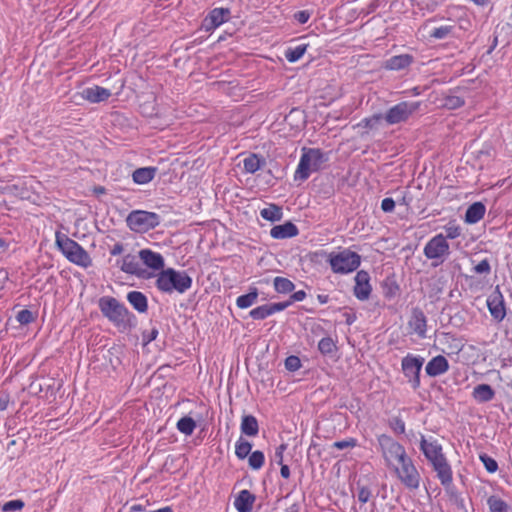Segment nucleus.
<instances>
[{
	"mask_svg": "<svg viewBox=\"0 0 512 512\" xmlns=\"http://www.w3.org/2000/svg\"><path fill=\"white\" fill-rule=\"evenodd\" d=\"M419 448L437 473L440 483L449 484L452 480V469L438 440L432 436L426 438L423 434H420Z\"/></svg>",
	"mask_w": 512,
	"mask_h": 512,
	"instance_id": "nucleus-1",
	"label": "nucleus"
},
{
	"mask_svg": "<svg viewBox=\"0 0 512 512\" xmlns=\"http://www.w3.org/2000/svg\"><path fill=\"white\" fill-rule=\"evenodd\" d=\"M102 315L120 331L131 330L136 325V316L124 304L111 296H103L98 301Z\"/></svg>",
	"mask_w": 512,
	"mask_h": 512,
	"instance_id": "nucleus-2",
	"label": "nucleus"
},
{
	"mask_svg": "<svg viewBox=\"0 0 512 512\" xmlns=\"http://www.w3.org/2000/svg\"><path fill=\"white\" fill-rule=\"evenodd\" d=\"M192 278L186 271H178L173 268L162 270L157 277L156 287L164 293H185L192 286Z\"/></svg>",
	"mask_w": 512,
	"mask_h": 512,
	"instance_id": "nucleus-3",
	"label": "nucleus"
},
{
	"mask_svg": "<svg viewBox=\"0 0 512 512\" xmlns=\"http://www.w3.org/2000/svg\"><path fill=\"white\" fill-rule=\"evenodd\" d=\"M328 160V153H324L321 149L303 148L300 161L294 173V180H307L311 172L319 171Z\"/></svg>",
	"mask_w": 512,
	"mask_h": 512,
	"instance_id": "nucleus-4",
	"label": "nucleus"
},
{
	"mask_svg": "<svg viewBox=\"0 0 512 512\" xmlns=\"http://www.w3.org/2000/svg\"><path fill=\"white\" fill-rule=\"evenodd\" d=\"M55 244L71 263L83 268L92 265V259L88 252L78 242L69 238L66 234L56 232Z\"/></svg>",
	"mask_w": 512,
	"mask_h": 512,
	"instance_id": "nucleus-5",
	"label": "nucleus"
},
{
	"mask_svg": "<svg viewBox=\"0 0 512 512\" xmlns=\"http://www.w3.org/2000/svg\"><path fill=\"white\" fill-rule=\"evenodd\" d=\"M331 270L336 274H348L355 271L361 264V256L349 249L331 253L328 257Z\"/></svg>",
	"mask_w": 512,
	"mask_h": 512,
	"instance_id": "nucleus-6",
	"label": "nucleus"
},
{
	"mask_svg": "<svg viewBox=\"0 0 512 512\" xmlns=\"http://www.w3.org/2000/svg\"><path fill=\"white\" fill-rule=\"evenodd\" d=\"M128 227L136 232H146L160 224V216L144 210L132 211L126 219Z\"/></svg>",
	"mask_w": 512,
	"mask_h": 512,
	"instance_id": "nucleus-7",
	"label": "nucleus"
},
{
	"mask_svg": "<svg viewBox=\"0 0 512 512\" xmlns=\"http://www.w3.org/2000/svg\"><path fill=\"white\" fill-rule=\"evenodd\" d=\"M420 107L418 101H402L390 107L383 115L384 120L389 125H395L406 122Z\"/></svg>",
	"mask_w": 512,
	"mask_h": 512,
	"instance_id": "nucleus-8",
	"label": "nucleus"
},
{
	"mask_svg": "<svg viewBox=\"0 0 512 512\" xmlns=\"http://www.w3.org/2000/svg\"><path fill=\"white\" fill-rule=\"evenodd\" d=\"M424 364V358L407 354L402 358L401 368L404 376L408 379L414 390L420 387V372Z\"/></svg>",
	"mask_w": 512,
	"mask_h": 512,
	"instance_id": "nucleus-9",
	"label": "nucleus"
},
{
	"mask_svg": "<svg viewBox=\"0 0 512 512\" xmlns=\"http://www.w3.org/2000/svg\"><path fill=\"white\" fill-rule=\"evenodd\" d=\"M394 473L405 488L417 490L420 487L421 475L413 460L402 466H394Z\"/></svg>",
	"mask_w": 512,
	"mask_h": 512,
	"instance_id": "nucleus-10",
	"label": "nucleus"
},
{
	"mask_svg": "<svg viewBox=\"0 0 512 512\" xmlns=\"http://www.w3.org/2000/svg\"><path fill=\"white\" fill-rule=\"evenodd\" d=\"M427 259H442L450 253V247L443 234H437L432 237L425 245L423 250Z\"/></svg>",
	"mask_w": 512,
	"mask_h": 512,
	"instance_id": "nucleus-11",
	"label": "nucleus"
},
{
	"mask_svg": "<svg viewBox=\"0 0 512 512\" xmlns=\"http://www.w3.org/2000/svg\"><path fill=\"white\" fill-rule=\"evenodd\" d=\"M377 441L386 465L391 467L393 459L404 449V446L387 434L379 435Z\"/></svg>",
	"mask_w": 512,
	"mask_h": 512,
	"instance_id": "nucleus-12",
	"label": "nucleus"
},
{
	"mask_svg": "<svg viewBox=\"0 0 512 512\" xmlns=\"http://www.w3.org/2000/svg\"><path fill=\"white\" fill-rule=\"evenodd\" d=\"M487 307L495 321L501 322L506 317L505 300L499 286H496L488 296Z\"/></svg>",
	"mask_w": 512,
	"mask_h": 512,
	"instance_id": "nucleus-13",
	"label": "nucleus"
},
{
	"mask_svg": "<svg viewBox=\"0 0 512 512\" xmlns=\"http://www.w3.org/2000/svg\"><path fill=\"white\" fill-rule=\"evenodd\" d=\"M371 292L372 287L370 285L369 273L365 270L358 271L355 276V286L353 288L354 296L360 301H365L369 299Z\"/></svg>",
	"mask_w": 512,
	"mask_h": 512,
	"instance_id": "nucleus-14",
	"label": "nucleus"
},
{
	"mask_svg": "<svg viewBox=\"0 0 512 512\" xmlns=\"http://www.w3.org/2000/svg\"><path fill=\"white\" fill-rule=\"evenodd\" d=\"M231 16L229 8H214L205 17L203 27L206 31H210L219 27L224 22L228 21Z\"/></svg>",
	"mask_w": 512,
	"mask_h": 512,
	"instance_id": "nucleus-15",
	"label": "nucleus"
},
{
	"mask_svg": "<svg viewBox=\"0 0 512 512\" xmlns=\"http://www.w3.org/2000/svg\"><path fill=\"white\" fill-rule=\"evenodd\" d=\"M111 96V91L101 86L87 87L82 90L81 97L90 103L106 101Z\"/></svg>",
	"mask_w": 512,
	"mask_h": 512,
	"instance_id": "nucleus-16",
	"label": "nucleus"
},
{
	"mask_svg": "<svg viewBox=\"0 0 512 512\" xmlns=\"http://www.w3.org/2000/svg\"><path fill=\"white\" fill-rule=\"evenodd\" d=\"M409 327L420 337L426 336L427 319L424 312L415 307L412 310L411 319L409 320Z\"/></svg>",
	"mask_w": 512,
	"mask_h": 512,
	"instance_id": "nucleus-17",
	"label": "nucleus"
},
{
	"mask_svg": "<svg viewBox=\"0 0 512 512\" xmlns=\"http://www.w3.org/2000/svg\"><path fill=\"white\" fill-rule=\"evenodd\" d=\"M449 370V363L442 355L433 357L425 367V372L430 377H437Z\"/></svg>",
	"mask_w": 512,
	"mask_h": 512,
	"instance_id": "nucleus-18",
	"label": "nucleus"
},
{
	"mask_svg": "<svg viewBox=\"0 0 512 512\" xmlns=\"http://www.w3.org/2000/svg\"><path fill=\"white\" fill-rule=\"evenodd\" d=\"M139 258L151 269L164 270V258L158 252H154L150 249H142L139 251Z\"/></svg>",
	"mask_w": 512,
	"mask_h": 512,
	"instance_id": "nucleus-19",
	"label": "nucleus"
},
{
	"mask_svg": "<svg viewBox=\"0 0 512 512\" xmlns=\"http://www.w3.org/2000/svg\"><path fill=\"white\" fill-rule=\"evenodd\" d=\"M299 234L298 227L291 221L276 225L270 230V236L274 239H287Z\"/></svg>",
	"mask_w": 512,
	"mask_h": 512,
	"instance_id": "nucleus-20",
	"label": "nucleus"
},
{
	"mask_svg": "<svg viewBox=\"0 0 512 512\" xmlns=\"http://www.w3.org/2000/svg\"><path fill=\"white\" fill-rule=\"evenodd\" d=\"M255 499V495L250 491L241 490L235 498L234 506L238 512H251Z\"/></svg>",
	"mask_w": 512,
	"mask_h": 512,
	"instance_id": "nucleus-21",
	"label": "nucleus"
},
{
	"mask_svg": "<svg viewBox=\"0 0 512 512\" xmlns=\"http://www.w3.org/2000/svg\"><path fill=\"white\" fill-rule=\"evenodd\" d=\"M120 269L127 274L136 275L138 277H142L145 272V270L140 267L137 257L132 254H127L122 258Z\"/></svg>",
	"mask_w": 512,
	"mask_h": 512,
	"instance_id": "nucleus-22",
	"label": "nucleus"
},
{
	"mask_svg": "<svg viewBox=\"0 0 512 512\" xmlns=\"http://www.w3.org/2000/svg\"><path fill=\"white\" fill-rule=\"evenodd\" d=\"M486 207L482 202H474L471 204L465 213V222L468 224H475L479 222L485 215Z\"/></svg>",
	"mask_w": 512,
	"mask_h": 512,
	"instance_id": "nucleus-23",
	"label": "nucleus"
},
{
	"mask_svg": "<svg viewBox=\"0 0 512 512\" xmlns=\"http://www.w3.org/2000/svg\"><path fill=\"white\" fill-rule=\"evenodd\" d=\"M472 397L478 403H487L494 399L495 391L489 384H479L473 388Z\"/></svg>",
	"mask_w": 512,
	"mask_h": 512,
	"instance_id": "nucleus-24",
	"label": "nucleus"
},
{
	"mask_svg": "<svg viewBox=\"0 0 512 512\" xmlns=\"http://www.w3.org/2000/svg\"><path fill=\"white\" fill-rule=\"evenodd\" d=\"M127 301L139 313H145L148 310L147 297L140 291L128 292Z\"/></svg>",
	"mask_w": 512,
	"mask_h": 512,
	"instance_id": "nucleus-25",
	"label": "nucleus"
},
{
	"mask_svg": "<svg viewBox=\"0 0 512 512\" xmlns=\"http://www.w3.org/2000/svg\"><path fill=\"white\" fill-rule=\"evenodd\" d=\"M413 62V56L409 54L396 55L386 60L384 67L388 70H402Z\"/></svg>",
	"mask_w": 512,
	"mask_h": 512,
	"instance_id": "nucleus-26",
	"label": "nucleus"
},
{
	"mask_svg": "<svg viewBox=\"0 0 512 512\" xmlns=\"http://www.w3.org/2000/svg\"><path fill=\"white\" fill-rule=\"evenodd\" d=\"M157 173L156 167H141L137 168L133 174L132 179L136 184H147L152 181Z\"/></svg>",
	"mask_w": 512,
	"mask_h": 512,
	"instance_id": "nucleus-27",
	"label": "nucleus"
},
{
	"mask_svg": "<svg viewBox=\"0 0 512 512\" xmlns=\"http://www.w3.org/2000/svg\"><path fill=\"white\" fill-rule=\"evenodd\" d=\"M240 429L242 434L250 437L256 436L259 432V425L256 417L253 415H244L242 417Z\"/></svg>",
	"mask_w": 512,
	"mask_h": 512,
	"instance_id": "nucleus-28",
	"label": "nucleus"
},
{
	"mask_svg": "<svg viewBox=\"0 0 512 512\" xmlns=\"http://www.w3.org/2000/svg\"><path fill=\"white\" fill-rule=\"evenodd\" d=\"M265 158L259 156L258 154L252 153L248 157L243 160V167L245 172L254 174L257 172L263 165H265Z\"/></svg>",
	"mask_w": 512,
	"mask_h": 512,
	"instance_id": "nucleus-29",
	"label": "nucleus"
},
{
	"mask_svg": "<svg viewBox=\"0 0 512 512\" xmlns=\"http://www.w3.org/2000/svg\"><path fill=\"white\" fill-rule=\"evenodd\" d=\"M259 292L256 287H250L247 294L241 295L236 300V305L240 309H246L252 306L258 298Z\"/></svg>",
	"mask_w": 512,
	"mask_h": 512,
	"instance_id": "nucleus-30",
	"label": "nucleus"
},
{
	"mask_svg": "<svg viewBox=\"0 0 512 512\" xmlns=\"http://www.w3.org/2000/svg\"><path fill=\"white\" fill-rule=\"evenodd\" d=\"M260 215L263 219L275 222L280 221L283 217L282 208L276 204H270L267 208L260 211Z\"/></svg>",
	"mask_w": 512,
	"mask_h": 512,
	"instance_id": "nucleus-31",
	"label": "nucleus"
},
{
	"mask_svg": "<svg viewBox=\"0 0 512 512\" xmlns=\"http://www.w3.org/2000/svg\"><path fill=\"white\" fill-rule=\"evenodd\" d=\"M399 285L393 277H387L382 282V293L385 298L392 299L399 293Z\"/></svg>",
	"mask_w": 512,
	"mask_h": 512,
	"instance_id": "nucleus-32",
	"label": "nucleus"
},
{
	"mask_svg": "<svg viewBox=\"0 0 512 512\" xmlns=\"http://www.w3.org/2000/svg\"><path fill=\"white\" fill-rule=\"evenodd\" d=\"M273 286L276 292L287 294L294 290V283L285 277L277 276L273 279Z\"/></svg>",
	"mask_w": 512,
	"mask_h": 512,
	"instance_id": "nucleus-33",
	"label": "nucleus"
},
{
	"mask_svg": "<svg viewBox=\"0 0 512 512\" xmlns=\"http://www.w3.org/2000/svg\"><path fill=\"white\" fill-rule=\"evenodd\" d=\"M308 45L299 44L295 47H288L285 51V58L290 62H297L306 52Z\"/></svg>",
	"mask_w": 512,
	"mask_h": 512,
	"instance_id": "nucleus-34",
	"label": "nucleus"
},
{
	"mask_svg": "<svg viewBox=\"0 0 512 512\" xmlns=\"http://www.w3.org/2000/svg\"><path fill=\"white\" fill-rule=\"evenodd\" d=\"M487 505L490 512H509L508 504L496 495L488 497Z\"/></svg>",
	"mask_w": 512,
	"mask_h": 512,
	"instance_id": "nucleus-35",
	"label": "nucleus"
},
{
	"mask_svg": "<svg viewBox=\"0 0 512 512\" xmlns=\"http://www.w3.org/2000/svg\"><path fill=\"white\" fill-rule=\"evenodd\" d=\"M176 427L181 433L191 435L196 428V421L190 416H184L178 420Z\"/></svg>",
	"mask_w": 512,
	"mask_h": 512,
	"instance_id": "nucleus-36",
	"label": "nucleus"
},
{
	"mask_svg": "<svg viewBox=\"0 0 512 512\" xmlns=\"http://www.w3.org/2000/svg\"><path fill=\"white\" fill-rule=\"evenodd\" d=\"M252 449V444L243 439L242 437L236 442L235 445V454L239 459H245L248 455H250Z\"/></svg>",
	"mask_w": 512,
	"mask_h": 512,
	"instance_id": "nucleus-37",
	"label": "nucleus"
},
{
	"mask_svg": "<svg viewBox=\"0 0 512 512\" xmlns=\"http://www.w3.org/2000/svg\"><path fill=\"white\" fill-rule=\"evenodd\" d=\"M464 104V98L454 94L446 95L443 99V106L449 110L460 108Z\"/></svg>",
	"mask_w": 512,
	"mask_h": 512,
	"instance_id": "nucleus-38",
	"label": "nucleus"
},
{
	"mask_svg": "<svg viewBox=\"0 0 512 512\" xmlns=\"http://www.w3.org/2000/svg\"><path fill=\"white\" fill-rule=\"evenodd\" d=\"M318 349L323 355H332L337 350V347L331 337H324L319 341Z\"/></svg>",
	"mask_w": 512,
	"mask_h": 512,
	"instance_id": "nucleus-39",
	"label": "nucleus"
},
{
	"mask_svg": "<svg viewBox=\"0 0 512 512\" xmlns=\"http://www.w3.org/2000/svg\"><path fill=\"white\" fill-rule=\"evenodd\" d=\"M383 119L384 118H383L382 114H374L371 117H367V118L362 119L357 124V126L358 127L366 128L368 130L376 129Z\"/></svg>",
	"mask_w": 512,
	"mask_h": 512,
	"instance_id": "nucleus-40",
	"label": "nucleus"
},
{
	"mask_svg": "<svg viewBox=\"0 0 512 512\" xmlns=\"http://www.w3.org/2000/svg\"><path fill=\"white\" fill-rule=\"evenodd\" d=\"M265 462V456L262 451L256 450L250 453L248 463L253 470H259Z\"/></svg>",
	"mask_w": 512,
	"mask_h": 512,
	"instance_id": "nucleus-41",
	"label": "nucleus"
},
{
	"mask_svg": "<svg viewBox=\"0 0 512 512\" xmlns=\"http://www.w3.org/2000/svg\"><path fill=\"white\" fill-rule=\"evenodd\" d=\"M453 29H454V26H451V25H445V26H440V27L434 28L430 32V37L435 38V39H445L453 32Z\"/></svg>",
	"mask_w": 512,
	"mask_h": 512,
	"instance_id": "nucleus-42",
	"label": "nucleus"
},
{
	"mask_svg": "<svg viewBox=\"0 0 512 512\" xmlns=\"http://www.w3.org/2000/svg\"><path fill=\"white\" fill-rule=\"evenodd\" d=\"M479 459L488 473H495L498 470L497 461L486 453L480 454Z\"/></svg>",
	"mask_w": 512,
	"mask_h": 512,
	"instance_id": "nucleus-43",
	"label": "nucleus"
},
{
	"mask_svg": "<svg viewBox=\"0 0 512 512\" xmlns=\"http://www.w3.org/2000/svg\"><path fill=\"white\" fill-rule=\"evenodd\" d=\"M16 320L21 325H28L36 320V314L28 309H23L17 313Z\"/></svg>",
	"mask_w": 512,
	"mask_h": 512,
	"instance_id": "nucleus-44",
	"label": "nucleus"
},
{
	"mask_svg": "<svg viewBox=\"0 0 512 512\" xmlns=\"http://www.w3.org/2000/svg\"><path fill=\"white\" fill-rule=\"evenodd\" d=\"M250 317L254 320H263L270 316L268 305L264 304L252 309L249 313Z\"/></svg>",
	"mask_w": 512,
	"mask_h": 512,
	"instance_id": "nucleus-45",
	"label": "nucleus"
},
{
	"mask_svg": "<svg viewBox=\"0 0 512 512\" xmlns=\"http://www.w3.org/2000/svg\"><path fill=\"white\" fill-rule=\"evenodd\" d=\"M444 229L446 232V235H444V237H446V240L458 238L461 235L462 231L461 227L459 225H456L454 222H449L444 227Z\"/></svg>",
	"mask_w": 512,
	"mask_h": 512,
	"instance_id": "nucleus-46",
	"label": "nucleus"
},
{
	"mask_svg": "<svg viewBox=\"0 0 512 512\" xmlns=\"http://www.w3.org/2000/svg\"><path fill=\"white\" fill-rule=\"evenodd\" d=\"M358 445V441L355 438H346L344 440L335 441L332 444V448H336L339 450L343 449H352Z\"/></svg>",
	"mask_w": 512,
	"mask_h": 512,
	"instance_id": "nucleus-47",
	"label": "nucleus"
},
{
	"mask_svg": "<svg viewBox=\"0 0 512 512\" xmlns=\"http://www.w3.org/2000/svg\"><path fill=\"white\" fill-rule=\"evenodd\" d=\"M301 367V361L298 356L291 355L285 359V368L290 372H295Z\"/></svg>",
	"mask_w": 512,
	"mask_h": 512,
	"instance_id": "nucleus-48",
	"label": "nucleus"
},
{
	"mask_svg": "<svg viewBox=\"0 0 512 512\" xmlns=\"http://www.w3.org/2000/svg\"><path fill=\"white\" fill-rule=\"evenodd\" d=\"M24 502L20 499L16 500H10L2 506V510L4 512H10V511H18L21 510L24 507Z\"/></svg>",
	"mask_w": 512,
	"mask_h": 512,
	"instance_id": "nucleus-49",
	"label": "nucleus"
},
{
	"mask_svg": "<svg viewBox=\"0 0 512 512\" xmlns=\"http://www.w3.org/2000/svg\"><path fill=\"white\" fill-rule=\"evenodd\" d=\"M413 459L408 456L405 448L401 450V452L393 459L392 466L390 468L394 469V466H402L405 463H408L409 461H412Z\"/></svg>",
	"mask_w": 512,
	"mask_h": 512,
	"instance_id": "nucleus-50",
	"label": "nucleus"
},
{
	"mask_svg": "<svg viewBox=\"0 0 512 512\" xmlns=\"http://www.w3.org/2000/svg\"><path fill=\"white\" fill-rule=\"evenodd\" d=\"M390 427L397 434L405 433V422L400 417H394L390 420Z\"/></svg>",
	"mask_w": 512,
	"mask_h": 512,
	"instance_id": "nucleus-51",
	"label": "nucleus"
},
{
	"mask_svg": "<svg viewBox=\"0 0 512 512\" xmlns=\"http://www.w3.org/2000/svg\"><path fill=\"white\" fill-rule=\"evenodd\" d=\"M159 334V331L156 327H153L151 330H144L142 332V341L144 344H148L154 341Z\"/></svg>",
	"mask_w": 512,
	"mask_h": 512,
	"instance_id": "nucleus-52",
	"label": "nucleus"
},
{
	"mask_svg": "<svg viewBox=\"0 0 512 512\" xmlns=\"http://www.w3.org/2000/svg\"><path fill=\"white\" fill-rule=\"evenodd\" d=\"M287 447L288 446L286 443H282L276 448L273 461L278 465L283 464L284 452L286 451Z\"/></svg>",
	"mask_w": 512,
	"mask_h": 512,
	"instance_id": "nucleus-53",
	"label": "nucleus"
},
{
	"mask_svg": "<svg viewBox=\"0 0 512 512\" xmlns=\"http://www.w3.org/2000/svg\"><path fill=\"white\" fill-rule=\"evenodd\" d=\"M474 271L477 274H489L491 271L489 261L487 259H483L474 267Z\"/></svg>",
	"mask_w": 512,
	"mask_h": 512,
	"instance_id": "nucleus-54",
	"label": "nucleus"
},
{
	"mask_svg": "<svg viewBox=\"0 0 512 512\" xmlns=\"http://www.w3.org/2000/svg\"><path fill=\"white\" fill-rule=\"evenodd\" d=\"M267 305H268V309L270 311V315H272L276 312L285 310L287 307L290 306V302H288V300H287L284 302L271 303V304H267Z\"/></svg>",
	"mask_w": 512,
	"mask_h": 512,
	"instance_id": "nucleus-55",
	"label": "nucleus"
},
{
	"mask_svg": "<svg viewBox=\"0 0 512 512\" xmlns=\"http://www.w3.org/2000/svg\"><path fill=\"white\" fill-rule=\"evenodd\" d=\"M395 200L392 198H384L381 202V209L385 213H391L395 209Z\"/></svg>",
	"mask_w": 512,
	"mask_h": 512,
	"instance_id": "nucleus-56",
	"label": "nucleus"
},
{
	"mask_svg": "<svg viewBox=\"0 0 512 512\" xmlns=\"http://www.w3.org/2000/svg\"><path fill=\"white\" fill-rule=\"evenodd\" d=\"M370 497H371V491L368 487L362 486L359 488V491H358L359 502L365 504L369 501Z\"/></svg>",
	"mask_w": 512,
	"mask_h": 512,
	"instance_id": "nucleus-57",
	"label": "nucleus"
},
{
	"mask_svg": "<svg viewBox=\"0 0 512 512\" xmlns=\"http://www.w3.org/2000/svg\"><path fill=\"white\" fill-rule=\"evenodd\" d=\"M453 479L449 482V484H442L449 495L450 501L454 502L456 497H461V495L456 491L455 487L452 484Z\"/></svg>",
	"mask_w": 512,
	"mask_h": 512,
	"instance_id": "nucleus-58",
	"label": "nucleus"
},
{
	"mask_svg": "<svg viewBox=\"0 0 512 512\" xmlns=\"http://www.w3.org/2000/svg\"><path fill=\"white\" fill-rule=\"evenodd\" d=\"M310 18V13L306 10H301V11H297L295 14H294V19L299 23V24H305L308 22Z\"/></svg>",
	"mask_w": 512,
	"mask_h": 512,
	"instance_id": "nucleus-59",
	"label": "nucleus"
},
{
	"mask_svg": "<svg viewBox=\"0 0 512 512\" xmlns=\"http://www.w3.org/2000/svg\"><path fill=\"white\" fill-rule=\"evenodd\" d=\"M450 322H451L452 325H454L456 327L463 326L464 323H465L464 314L462 312L455 313L453 316H451Z\"/></svg>",
	"mask_w": 512,
	"mask_h": 512,
	"instance_id": "nucleus-60",
	"label": "nucleus"
},
{
	"mask_svg": "<svg viewBox=\"0 0 512 512\" xmlns=\"http://www.w3.org/2000/svg\"><path fill=\"white\" fill-rule=\"evenodd\" d=\"M306 298V292L304 290H299L290 295L288 302L290 305L294 302H300Z\"/></svg>",
	"mask_w": 512,
	"mask_h": 512,
	"instance_id": "nucleus-61",
	"label": "nucleus"
},
{
	"mask_svg": "<svg viewBox=\"0 0 512 512\" xmlns=\"http://www.w3.org/2000/svg\"><path fill=\"white\" fill-rule=\"evenodd\" d=\"M125 507H128L129 512H141V511L145 510V506L144 505L137 504V503H129V502H127L125 504Z\"/></svg>",
	"mask_w": 512,
	"mask_h": 512,
	"instance_id": "nucleus-62",
	"label": "nucleus"
},
{
	"mask_svg": "<svg viewBox=\"0 0 512 512\" xmlns=\"http://www.w3.org/2000/svg\"><path fill=\"white\" fill-rule=\"evenodd\" d=\"M458 510L462 511V512H467V508H466V504H465V500L463 499V497H456L455 498V501L452 502Z\"/></svg>",
	"mask_w": 512,
	"mask_h": 512,
	"instance_id": "nucleus-63",
	"label": "nucleus"
},
{
	"mask_svg": "<svg viewBox=\"0 0 512 512\" xmlns=\"http://www.w3.org/2000/svg\"><path fill=\"white\" fill-rule=\"evenodd\" d=\"M124 251V246L122 243H116L110 250V254L113 256L120 255Z\"/></svg>",
	"mask_w": 512,
	"mask_h": 512,
	"instance_id": "nucleus-64",
	"label": "nucleus"
}]
</instances>
